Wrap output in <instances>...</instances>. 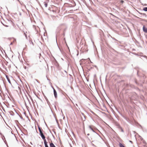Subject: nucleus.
<instances>
[{
    "mask_svg": "<svg viewBox=\"0 0 147 147\" xmlns=\"http://www.w3.org/2000/svg\"><path fill=\"white\" fill-rule=\"evenodd\" d=\"M86 47V46L84 44H83V43L81 42H80L79 46H77L78 49L79 50H80V51L82 53H84L86 51V50L85 49Z\"/></svg>",
    "mask_w": 147,
    "mask_h": 147,
    "instance_id": "obj_1",
    "label": "nucleus"
},
{
    "mask_svg": "<svg viewBox=\"0 0 147 147\" xmlns=\"http://www.w3.org/2000/svg\"><path fill=\"white\" fill-rule=\"evenodd\" d=\"M116 126L117 127L119 128L122 132H124V130L119 124H116Z\"/></svg>",
    "mask_w": 147,
    "mask_h": 147,
    "instance_id": "obj_2",
    "label": "nucleus"
},
{
    "mask_svg": "<svg viewBox=\"0 0 147 147\" xmlns=\"http://www.w3.org/2000/svg\"><path fill=\"white\" fill-rule=\"evenodd\" d=\"M50 140L51 141V142H49L50 147H56L54 144L53 143L51 139H50Z\"/></svg>",
    "mask_w": 147,
    "mask_h": 147,
    "instance_id": "obj_3",
    "label": "nucleus"
},
{
    "mask_svg": "<svg viewBox=\"0 0 147 147\" xmlns=\"http://www.w3.org/2000/svg\"><path fill=\"white\" fill-rule=\"evenodd\" d=\"M143 31L146 33H147V27L145 25H143L142 28Z\"/></svg>",
    "mask_w": 147,
    "mask_h": 147,
    "instance_id": "obj_4",
    "label": "nucleus"
},
{
    "mask_svg": "<svg viewBox=\"0 0 147 147\" xmlns=\"http://www.w3.org/2000/svg\"><path fill=\"white\" fill-rule=\"evenodd\" d=\"M55 62H54V65L56 66L57 68H58L59 67V64L58 63L57 61H56V60L55 59Z\"/></svg>",
    "mask_w": 147,
    "mask_h": 147,
    "instance_id": "obj_5",
    "label": "nucleus"
},
{
    "mask_svg": "<svg viewBox=\"0 0 147 147\" xmlns=\"http://www.w3.org/2000/svg\"><path fill=\"white\" fill-rule=\"evenodd\" d=\"M53 91L55 97L56 99H57V91L55 89H54V90Z\"/></svg>",
    "mask_w": 147,
    "mask_h": 147,
    "instance_id": "obj_6",
    "label": "nucleus"
},
{
    "mask_svg": "<svg viewBox=\"0 0 147 147\" xmlns=\"http://www.w3.org/2000/svg\"><path fill=\"white\" fill-rule=\"evenodd\" d=\"M39 135L42 138V139L43 140V141L46 140L45 139V135H44L43 134H40Z\"/></svg>",
    "mask_w": 147,
    "mask_h": 147,
    "instance_id": "obj_7",
    "label": "nucleus"
},
{
    "mask_svg": "<svg viewBox=\"0 0 147 147\" xmlns=\"http://www.w3.org/2000/svg\"><path fill=\"white\" fill-rule=\"evenodd\" d=\"M5 77H6V79H7L8 82L11 84V81L9 79V76L7 75H5Z\"/></svg>",
    "mask_w": 147,
    "mask_h": 147,
    "instance_id": "obj_8",
    "label": "nucleus"
},
{
    "mask_svg": "<svg viewBox=\"0 0 147 147\" xmlns=\"http://www.w3.org/2000/svg\"><path fill=\"white\" fill-rule=\"evenodd\" d=\"M89 128L93 132L96 133L98 135H99L98 134L96 133L95 131V130H94V129L92 127V126H91V125H89Z\"/></svg>",
    "mask_w": 147,
    "mask_h": 147,
    "instance_id": "obj_9",
    "label": "nucleus"
},
{
    "mask_svg": "<svg viewBox=\"0 0 147 147\" xmlns=\"http://www.w3.org/2000/svg\"><path fill=\"white\" fill-rule=\"evenodd\" d=\"M61 28L60 26L58 27H57L56 30V32L57 33H59L60 30H61Z\"/></svg>",
    "mask_w": 147,
    "mask_h": 147,
    "instance_id": "obj_10",
    "label": "nucleus"
},
{
    "mask_svg": "<svg viewBox=\"0 0 147 147\" xmlns=\"http://www.w3.org/2000/svg\"><path fill=\"white\" fill-rule=\"evenodd\" d=\"M44 142L45 147H49L48 145V142H47L46 140L44 141Z\"/></svg>",
    "mask_w": 147,
    "mask_h": 147,
    "instance_id": "obj_11",
    "label": "nucleus"
},
{
    "mask_svg": "<svg viewBox=\"0 0 147 147\" xmlns=\"http://www.w3.org/2000/svg\"><path fill=\"white\" fill-rule=\"evenodd\" d=\"M44 97L45 98L48 104V105H49L50 103V102H49V100H48V99H47V98L46 97V96L45 95H44Z\"/></svg>",
    "mask_w": 147,
    "mask_h": 147,
    "instance_id": "obj_12",
    "label": "nucleus"
},
{
    "mask_svg": "<svg viewBox=\"0 0 147 147\" xmlns=\"http://www.w3.org/2000/svg\"><path fill=\"white\" fill-rule=\"evenodd\" d=\"M121 115L126 121H128L129 120V119H127L126 117L123 115L122 114H120Z\"/></svg>",
    "mask_w": 147,
    "mask_h": 147,
    "instance_id": "obj_13",
    "label": "nucleus"
},
{
    "mask_svg": "<svg viewBox=\"0 0 147 147\" xmlns=\"http://www.w3.org/2000/svg\"><path fill=\"white\" fill-rule=\"evenodd\" d=\"M8 112L12 116L14 115V113L12 111H9Z\"/></svg>",
    "mask_w": 147,
    "mask_h": 147,
    "instance_id": "obj_14",
    "label": "nucleus"
},
{
    "mask_svg": "<svg viewBox=\"0 0 147 147\" xmlns=\"http://www.w3.org/2000/svg\"><path fill=\"white\" fill-rule=\"evenodd\" d=\"M37 125L38 126V129L39 131L42 130V128L39 126V125H38V123L37 124Z\"/></svg>",
    "mask_w": 147,
    "mask_h": 147,
    "instance_id": "obj_15",
    "label": "nucleus"
},
{
    "mask_svg": "<svg viewBox=\"0 0 147 147\" xmlns=\"http://www.w3.org/2000/svg\"><path fill=\"white\" fill-rule=\"evenodd\" d=\"M119 147H125L121 143L119 142Z\"/></svg>",
    "mask_w": 147,
    "mask_h": 147,
    "instance_id": "obj_16",
    "label": "nucleus"
},
{
    "mask_svg": "<svg viewBox=\"0 0 147 147\" xmlns=\"http://www.w3.org/2000/svg\"><path fill=\"white\" fill-rule=\"evenodd\" d=\"M56 122L58 126V127L60 129H61V127H60L59 126V125L58 122V121L57 120V119H56Z\"/></svg>",
    "mask_w": 147,
    "mask_h": 147,
    "instance_id": "obj_17",
    "label": "nucleus"
},
{
    "mask_svg": "<svg viewBox=\"0 0 147 147\" xmlns=\"http://www.w3.org/2000/svg\"><path fill=\"white\" fill-rule=\"evenodd\" d=\"M29 96L30 97V98L31 100V101H32V103H33V104H34V102L33 101V100L32 98V97L30 95H29Z\"/></svg>",
    "mask_w": 147,
    "mask_h": 147,
    "instance_id": "obj_18",
    "label": "nucleus"
},
{
    "mask_svg": "<svg viewBox=\"0 0 147 147\" xmlns=\"http://www.w3.org/2000/svg\"><path fill=\"white\" fill-rule=\"evenodd\" d=\"M2 139H3V140L4 141V142H5V144H6V145L7 146V147H8V144H7V142H6V140H4V139H3V137H2Z\"/></svg>",
    "mask_w": 147,
    "mask_h": 147,
    "instance_id": "obj_19",
    "label": "nucleus"
},
{
    "mask_svg": "<svg viewBox=\"0 0 147 147\" xmlns=\"http://www.w3.org/2000/svg\"><path fill=\"white\" fill-rule=\"evenodd\" d=\"M142 10L144 11H147V7H144Z\"/></svg>",
    "mask_w": 147,
    "mask_h": 147,
    "instance_id": "obj_20",
    "label": "nucleus"
},
{
    "mask_svg": "<svg viewBox=\"0 0 147 147\" xmlns=\"http://www.w3.org/2000/svg\"><path fill=\"white\" fill-rule=\"evenodd\" d=\"M51 112H52V113H53V115L54 116L55 119V120L56 121V119H56V115H55V114L53 113V111H52V110H51Z\"/></svg>",
    "mask_w": 147,
    "mask_h": 147,
    "instance_id": "obj_21",
    "label": "nucleus"
},
{
    "mask_svg": "<svg viewBox=\"0 0 147 147\" xmlns=\"http://www.w3.org/2000/svg\"><path fill=\"white\" fill-rule=\"evenodd\" d=\"M44 5L46 7H47L48 3L45 2H44Z\"/></svg>",
    "mask_w": 147,
    "mask_h": 147,
    "instance_id": "obj_22",
    "label": "nucleus"
},
{
    "mask_svg": "<svg viewBox=\"0 0 147 147\" xmlns=\"http://www.w3.org/2000/svg\"><path fill=\"white\" fill-rule=\"evenodd\" d=\"M82 1L84 4L85 5H86V3L85 0H80Z\"/></svg>",
    "mask_w": 147,
    "mask_h": 147,
    "instance_id": "obj_23",
    "label": "nucleus"
},
{
    "mask_svg": "<svg viewBox=\"0 0 147 147\" xmlns=\"http://www.w3.org/2000/svg\"><path fill=\"white\" fill-rule=\"evenodd\" d=\"M43 130L41 131H39V134L40 135V134H43Z\"/></svg>",
    "mask_w": 147,
    "mask_h": 147,
    "instance_id": "obj_24",
    "label": "nucleus"
},
{
    "mask_svg": "<svg viewBox=\"0 0 147 147\" xmlns=\"http://www.w3.org/2000/svg\"><path fill=\"white\" fill-rule=\"evenodd\" d=\"M19 116L20 117V118L22 120H24V119L23 118V117H22V115H20Z\"/></svg>",
    "mask_w": 147,
    "mask_h": 147,
    "instance_id": "obj_25",
    "label": "nucleus"
},
{
    "mask_svg": "<svg viewBox=\"0 0 147 147\" xmlns=\"http://www.w3.org/2000/svg\"><path fill=\"white\" fill-rule=\"evenodd\" d=\"M29 42H30L31 44V43H32V45H34V43H33V42H32V40H29Z\"/></svg>",
    "mask_w": 147,
    "mask_h": 147,
    "instance_id": "obj_26",
    "label": "nucleus"
},
{
    "mask_svg": "<svg viewBox=\"0 0 147 147\" xmlns=\"http://www.w3.org/2000/svg\"><path fill=\"white\" fill-rule=\"evenodd\" d=\"M88 60H89V61H88V63H92V62L90 61V59L89 58H88Z\"/></svg>",
    "mask_w": 147,
    "mask_h": 147,
    "instance_id": "obj_27",
    "label": "nucleus"
},
{
    "mask_svg": "<svg viewBox=\"0 0 147 147\" xmlns=\"http://www.w3.org/2000/svg\"><path fill=\"white\" fill-rule=\"evenodd\" d=\"M92 68V67H91L90 68H87V69L88 70V71H90L91 69Z\"/></svg>",
    "mask_w": 147,
    "mask_h": 147,
    "instance_id": "obj_28",
    "label": "nucleus"
},
{
    "mask_svg": "<svg viewBox=\"0 0 147 147\" xmlns=\"http://www.w3.org/2000/svg\"><path fill=\"white\" fill-rule=\"evenodd\" d=\"M8 21H9V22H10V23H11L12 24V25H13V24H14V23H13V22H12L11 20H8Z\"/></svg>",
    "mask_w": 147,
    "mask_h": 147,
    "instance_id": "obj_29",
    "label": "nucleus"
},
{
    "mask_svg": "<svg viewBox=\"0 0 147 147\" xmlns=\"http://www.w3.org/2000/svg\"><path fill=\"white\" fill-rule=\"evenodd\" d=\"M26 97L27 99L28 102H29L30 101V100L29 99V98L26 95Z\"/></svg>",
    "mask_w": 147,
    "mask_h": 147,
    "instance_id": "obj_30",
    "label": "nucleus"
},
{
    "mask_svg": "<svg viewBox=\"0 0 147 147\" xmlns=\"http://www.w3.org/2000/svg\"><path fill=\"white\" fill-rule=\"evenodd\" d=\"M142 15H143L144 16H145V17H147V16H146V14H145V13H143Z\"/></svg>",
    "mask_w": 147,
    "mask_h": 147,
    "instance_id": "obj_31",
    "label": "nucleus"
},
{
    "mask_svg": "<svg viewBox=\"0 0 147 147\" xmlns=\"http://www.w3.org/2000/svg\"><path fill=\"white\" fill-rule=\"evenodd\" d=\"M2 24H3L4 26H5V27H8V26L7 25H5L4 24H3V23H2Z\"/></svg>",
    "mask_w": 147,
    "mask_h": 147,
    "instance_id": "obj_32",
    "label": "nucleus"
},
{
    "mask_svg": "<svg viewBox=\"0 0 147 147\" xmlns=\"http://www.w3.org/2000/svg\"><path fill=\"white\" fill-rule=\"evenodd\" d=\"M25 105L26 106V107L27 108V107H28V106L27 105L26 103L25 102Z\"/></svg>",
    "mask_w": 147,
    "mask_h": 147,
    "instance_id": "obj_33",
    "label": "nucleus"
},
{
    "mask_svg": "<svg viewBox=\"0 0 147 147\" xmlns=\"http://www.w3.org/2000/svg\"><path fill=\"white\" fill-rule=\"evenodd\" d=\"M112 38L114 40H115V41H117V40L115 38H113V37H112Z\"/></svg>",
    "mask_w": 147,
    "mask_h": 147,
    "instance_id": "obj_34",
    "label": "nucleus"
},
{
    "mask_svg": "<svg viewBox=\"0 0 147 147\" xmlns=\"http://www.w3.org/2000/svg\"><path fill=\"white\" fill-rule=\"evenodd\" d=\"M24 69H26L27 68V67L26 66H24Z\"/></svg>",
    "mask_w": 147,
    "mask_h": 147,
    "instance_id": "obj_35",
    "label": "nucleus"
},
{
    "mask_svg": "<svg viewBox=\"0 0 147 147\" xmlns=\"http://www.w3.org/2000/svg\"><path fill=\"white\" fill-rule=\"evenodd\" d=\"M51 87L53 89V91L54 90V89H55L53 87L52 85L51 86Z\"/></svg>",
    "mask_w": 147,
    "mask_h": 147,
    "instance_id": "obj_36",
    "label": "nucleus"
},
{
    "mask_svg": "<svg viewBox=\"0 0 147 147\" xmlns=\"http://www.w3.org/2000/svg\"><path fill=\"white\" fill-rule=\"evenodd\" d=\"M17 1H18L19 2V3H20V4L21 5H22V4L21 3V2H20V1L19 0H17Z\"/></svg>",
    "mask_w": 147,
    "mask_h": 147,
    "instance_id": "obj_37",
    "label": "nucleus"
},
{
    "mask_svg": "<svg viewBox=\"0 0 147 147\" xmlns=\"http://www.w3.org/2000/svg\"><path fill=\"white\" fill-rule=\"evenodd\" d=\"M91 113H92V114H94H94H95V113H94L93 111H91Z\"/></svg>",
    "mask_w": 147,
    "mask_h": 147,
    "instance_id": "obj_38",
    "label": "nucleus"
},
{
    "mask_svg": "<svg viewBox=\"0 0 147 147\" xmlns=\"http://www.w3.org/2000/svg\"><path fill=\"white\" fill-rule=\"evenodd\" d=\"M109 36H111V38H112V36H111L110 34H109L108 35V37H109Z\"/></svg>",
    "mask_w": 147,
    "mask_h": 147,
    "instance_id": "obj_39",
    "label": "nucleus"
},
{
    "mask_svg": "<svg viewBox=\"0 0 147 147\" xmlns=\"http://www.w3.org/2000/svg\"><path fill=\"white\" fill-rule=\"evenodd\" d=\"M138 13H139L140 14V15H142V13H140V12H139V11H138Z\"/></svg>",
    "mask_w": 147,
    "mask_h": 147,
    "instance_id": "obj_40",
    "label": "nucleus"
},
{
    "mask_svg": "<svg viewBox=\"0 0 147 147\" xmlns=\"http://www.w3.org/2000/svg\"><path fill=\"white\" fill-rule=\"evenodd\" d=\"M22 133H23L24 135H26V136H28V135L27 134H24L23 132H22Z\"/></svg>",
    "mask_w": 147,
    "mask_h": 147,
    "instance_id": "obj_41",
    "label": "nucleus"
},
{
    "mask_svg": "<svg viewBox=\"0 0 147 147\" xmlns=\"http://www.w3.org/2000/svg\"><path fill=\"white\" fill-rule=\"evenodd\" d=\"M121 3H123V2H124V1H123L122 0H121Z\"/></svg>",
    "mask_w": 147,
    "mask_h": 147,
    "instance_id": "obj_42",
    "label": "nucleus"
},
{
    "mask_svg": "<svg viewBox=\"0 0 147 147\" xmlns=\"http://www.w3.org/2000/svg\"><path fill=\"white\" fill-rule=\"evenodd\" d=\"M82 113V115H83L84 116V117H85V115H84V113Z\"/></svg>",
    "mask_w": 147,
    "mask_h": 147,
    "instance_id": "obj_43",
    "label": "nucleus"
},
{
    "mask_svg": "<svg viewBox=\"0 0 147 147\" xmlns=\"http://www.w3.org/2000/svg\"><path fill=\"white\" fill-rule=\"evenodd\" d=\"M58 47H59V50H60L61 52V49L59 47V46H58Z\"/></svg>",
    "mask_w": 147,
    "mask_h": 147,
    "instance_id": "obj_44",
    "label": "nucleus"
},
{
    "mask_svg": "<svg viewBox=\"0 0 147 147\" xmlns=\"http://www.w3.org/2000/svg\"><path fill=\"white\" fill-rule=\"evenodd\" d=\"M92 145L93 146H95V145L94 144H92Z\"/></svg>",
    "mask_w": 147,
    "mask_h": 147,
    "instance_id": "obj_45",
    "label": "nucleus"
},
{
    "mask_svg": "<svg viewBox=\"0 0 147 147\" xmlns=\"http://www.w3.org/2000/svg\"><path fill=\"white\" fill-rule=\"evenodd\" d=\"M35 80L36 81L38 82L39 83V82H38V81L37 80V79H35Z\"/></svg>",
    "mask_w": 147,
    "mask_h": 147,
    "instance_id": "obj_46",
    "label": "nucleus"
},
{
    "mask_svg": "<svg viewBox=\"0 0 147 147\" xmlns=\"http://www.w3.org/2000/svg\"><path fill=\"white\" fill-rule=\"evenodd\" d=\"M24 129V130L27 133V130L26 129Z\"/></svg>",
    "mask_w": 147,
    "mask_h": 147,
    "instance_id": "obj_47",
    "label": "nucleus"
},
{
    "mask_svg": "<svg viewBox=\"0 0 147 147\" xmlns=\"http://www.w3.org/2000/svg\"><path fill=\"white\" fill-rule=\"evenodd\" d=\"M13 44V42H11L10 43V45H12V44Z\"/></svg>",
    "mask_w": 147,
    "mask_h": 147,
    "instance_id": "obj_48",
    "label": "nucleus"
},
{
    "mask_svg": "<svg viewBox=\"0 0 147 147\" xmlns=\"http://www.w3.org/2000/svg\"><path fill=\"white\" fill-rule=\"evenodd\" d=\"M64 71L65 72L66 74H67V71L65 70H64Z\"/></svg>",
    "mask_w": 147,
    "mask_h": 147,
    "instance_id": "obj_49",
    "label": "nucleus"
},
{
    "mask_svg": "<svg viewBox=\"0 0 147 147\" xmlns=\"http://www.w3.org/2000/svg\"><path fill=\"white\" fill-rule=\"evenodd\" d=\"M16 113L17 114V115H19V116L20 115H19V114L18 113H17L16 111Z\"/></svg>",
    "mask_w": 147,
    "mask_h": 147,
    "instance_id": "obj_50",
    "label": "nucleus"
},
{
    "mask_svg": "<svg viewBox=\"0 0 147 147\" xmlns=\"http://www.w3.org/2000/svg\"><path fill=\"white\" fill-rule=\"evenodd\" d=\"M30 144L32 145H33V144L31 142H30Z\"/></svg>",
    "mask_w": 147,
    "mask_h": 147,
    "instance_id": "obj_51",
    "label": "nucleus"
},
{
    "mask_svg": "<svg viewBox=\"0 0 147 147\" xmlns=\"http://www.w3.org/2000/svg\"><path fill=\"white\" fill-rule=\"evenodd\" d=\"M145 77H146L145 76H143L142 78H143V79L144 78H145Z\"/></svg>",
    "mask_w": 147,
    "mask_h": 147,
    "instance_id": "obj_52",
    "label": "nucleus"
},
{
    "mask_svg": "<svg viewBox=\"0 0 147 147\" xmlns=\"http://www.w3.org/2000/svg\"><path fill=\"white\" fill-rule=\"evenodd\" d=\"M69 144L70 146H71V147H72V146H71V144L69 143Z\"/></svg>",
    "mask_w": 147,
    "mask_h": 147,
    "instance_id": "obj_53",
    "label": "nucleus"
},
{
    "mask_svg": "<svg viewBox=\"0 0 147 147\" xmlns=\"http://www.w3.org/2000/svg\"><path fill=\"white\" fill-rule=\"evenodd\" d=\"M3 110L5 112V111L4 109H3Z\"/></svg>",
    "mask_w": 147,
    "mask_h": 147,
    "instance_id": "obj_54",
    "label": "nucleus"
},
{
    "mask_svg": "<svg viewBox=\"0 0 147 147\" xmlns=\"http://www.w3.org/2000/svg\"><path fill=\"white\" fill-rule=\"evenodd\" d=\"M94 67H96V68H97V66L96 65H95L94 66Z\"/></svg>",
    "mask_w": 147,
    "mask_h": 147,
    "instance_id": "obj_55",
    "label": "nucleus"
},
{
    "mask_svg": "<svg viewBox=\"0 0 147 147\" xmlns=\"http://www.w3.org/2000/svg\"><path fill=\"white\" fill-rule=\"evenodd\" d=\"M129 142H131V143H132V142L131 141V140H129Z\"/></svg>",
    "mask_w": 147,
    "mask_h": 147,
    "instance_id": "obj_56",
    "label": "nucleus"
},
{
    "mask_svg": "<svg viewBox=\"0 0 147 147\" xmlns=\"http://www.w3.org/2000/svg\"><path fill=\"white\" fill-rule=\"evenodd\" d=\"M145 37L147 39V35H145Z\"/></svg>",
    "mask_w": 147,
    "mask_h": 147,
    "instance_id": "obj_57",
    "label": "nucleus"
},
{
    "mask_svg": "<svg viewBox=\"0 0 147 147\" xmlns=\"http://www.w3.org/2000/svg\"><path fill=\"white\" fill-rule=\"evenodd\" d=\"M96 74H94V78H95V77H96Z\"/></svg>",
    "mask_w": 147,
    "mask_h": 147,
    "instance_id": "obj_58",
    "label": "nucleus"
},
{
    "mask_svg": "<svg viewBox=\"0 0 147 147\" xmlns=\"http://www.w3.org/2000/svg\"><path fill=\"white\" fill-rule=\"evenodd\" d=\"M19 14H20V16H21V15L22 14H21V12H20V13H19Z\"/></svg>",
    "mask_w": 147,
    "mask_h": 147,
    "instance_id": "obj_59",
    "label": "nucleus"
},
{
    "mask_svg": "<svg viewBox=\"0 0 147 147\" xmlns=\"http://www.w3.org/2000/svg\"><path fill=\"white\" fill-rule=\"evenodd\" d=\"M29 102V104H31V102H30V101H29V102Z\"/></svg>",
    "mask_w": 147,
    "mask_h": 147,
    "instance_id": "obj_60",
    "label": "nucleus"
},
{
    "mask_svg": "<svg viewBox=\"0 0 147 147\" xmlns=\"http://www.w3.org/2000/svg\"><path fill=\"white\" fill-rule=\"evenodd\" d=\"M28 147H32L30 145H28Z\"/></svg>",
    "mask_w": 147,
    "mask_h": 147,
    "instance_id": "obj_61",
    "label": "nucleus"
},
{
    "mask_svg": "<svg viewBox=\"0 0 147 147\" xmlns=\"http://www.w3.org/2000/svg\"><path fill=\"white\" fill-rule=\"evenodd\" d=\"M47 80L49 81H50V80L47 78Z\"/></svg>",
    "mask_w": 147,
    "mask_h": 147,
    "instance_id": "obj_62",
    "label": "nucleus"
},
{
    "mask_svg": "<svg viewBox=\"0 0 147 147\" xmlns=\"http://www.w3.org/2000/svg\"><path fill=\"white\" fill-rule=\"evenodd\" d=\"M87 135L88 136H89L90 135V134H88Z\"/></svg>",
    "mask_w": 147,
    "mask_h": 147,
    "instance_id": "obj_63",
    "label": "nucleus"
},
{
    "mask_svg": "<svg viewBox=\"0 0 147 147\" xmlns=\"http://www.w3.org/2000/svg\"><path fill=\"white\" fill-rule=\"evenodd\" d=\"M144 146L145 147H147V146H146V145H144Z\"/></svg>",
    "mask_w": 147,
    "mask_h": 147,
    "instance_id": "obj_64",
    "label": "nucleus"
}]
</instances>
